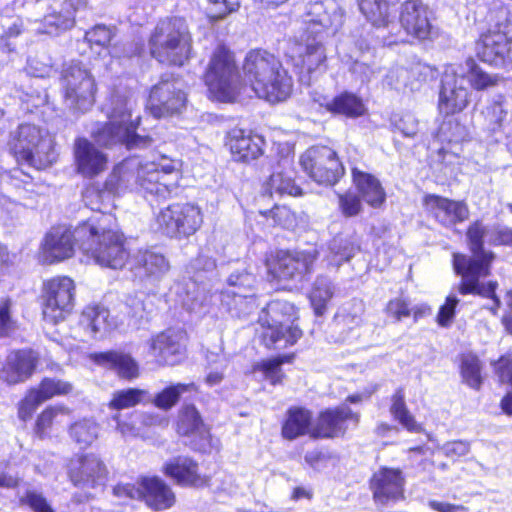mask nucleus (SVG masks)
<instances>
[{
	"label": "nucleus",
	"mask_w": 512,
	"mask_h": 512,
	"mask_svg": "<svg viewBox=\"0 0 512 512\" xmlns=\"http://www.w3.org/2000/svg\"><path fill=\"white\" fill-rule=\"evenodd\" d=\"M108 471L103 461L94 454H87L72 460L69 477L79 488H97L105 484Z\"/></svg>",
	"instance_id": "nucleus-19"
},
{
	"label": "nucleus",
	"mask_w": 512,
	"mask_h": 512,
	"mask_svg": "<svg viewBox=\"0 0 512 512\" xmlns=\"http://www.w3.org/2000/svg\"><path fill=\"white\" fill-rule=\"evenodd\" d=\"M221 304L232 316L244 317L257 307L255 295L252 292H238L226 289L219 294Z\"/></svg>",
	"instance_id": "nucleus-39"
},
{
	"label": "nucleus",
	"mask_w": 512,
	"mask_h": 512,
	"mask_svg": "<svg viewBox=\"0 0 512 512\" xmlns=\"http://www.w3.org/2000/svg\"><path fill=\"white\" fill-rule=\"evenodd\" d=\"M39 134L40 140L34 145V168L44 169L56 160V153L52 136L48 133L42 135L41 130Z\"/></svg>",
	"instance_id": "nucleus-52"
},
{
	"label": "nucleus",
	"mask_w": 512,
	"mask_h": 512,
	"mask_svg": "<svg viewBox=\"0 0 512 512\" xmlns=\"http://www.w3.org/2000/svg\"><path fill=\"white\" fill-rule=\"evenodd\" d=\"M274 223L285 229H292L296 224L295 214L286 206H275L267 212Z\"/></svg>",
	"instance_id": "nucleus-60"
},
{
	"label": "nucleus",
	"mask_w": 512,
	"mask_h": 512,
	"mask_svg": "<svg viewBox=\"0 0 512 512\" xmlns=\"http://www.w3.org/2000/svg\"><path fill=\"white\" fill-rule=\"evenodd\" d=\"M227 145L235 161L250 162L263 154L264 139L242 129H233Z\"/></svg>",
	"instance_id": "nucleus-28"
},
{
	"label": "nucleus",
	"mask_w": 512,
	"mask_h": 512,
	"mask_svg": "<svg viewBox=\"0 0 512 512\" xmlns=\"http://www.w3.org/2000/svg\"><path fill=\"white\" fill-rule=\"evenodd\" d=\"M193 388H194L193 383H189V384L178 383L175 385H171V386L163 389L158 394H156L154 396V398L150 397V401H152L153 404L157 408L167 411L177 404L180 396L183 393H185Z\"/></svg>",
	"instance_id": "nucleus-51"
},
{
	"label": "nucleus",
	"mask_w": 512,
	"mask_h": 512,
	"mask_svg": "<svg viewBox=\"0 0 512 512\" xmlns=\"http://www.w3.org/2000/svg\"><path fill=\"white\" fill-rule=\"evenodd\" d=\"M205 83L220 101L230 102L237 94L239 74L232 53L218 46L211 57Z\"/></svg>",
	"instance_id": "nucleus-10"
},
{
	"label": "nucleus",
	"mask_w": 512,
	"mask_h": 512,
	"mask_svg": "<svg viewBox=\"0 0 512 512\" xmlns=\"http://www.w3.org/2000/svg\"><path fill=\"white\" fill-rule=\"evenodd\" d=\"M295 306L284 300H274L262 309L259 324L262 343L269 349H284L294 345L302 336L295 324Z\"/></svg>",
	"instance_id": "nucleus-8"
},
{
	"label": "nucleus",
	"mask_w": 512,
	"mask_h": 512,
	"mask_svg": "<svg viewBox=\"0 0 512 512\" xmlns=\"http://www.w3.org/2000/svg\"><path fill=\"white\" fill-rule=\"evenodd\" d=\"M315 102L333 115H342L347 118H358L365 114L366 107L363 100L355 93L344 91L334 97L319 96Z\"/></svg>",
	"instance_id": "nucleus-30"
},
{
	"label": "nucleus",
	"mask_w": 512,
	"mask_h": 512,
	"mask_svg": "<svg viewBox=\"0 0 512 512\" xmlns=\"http://www.w3.org/2000/svg\"><path fill=\"white\" fill-rule=\"evenodd\" d=\"M178 166L177 160L166 156L146 163L135 157L127 158L113 168L104 188L120 195L136 186L150 203L166 200L177 187Z\"/></svg>",
	"instance_id": "nucleus-2"
},
{
	"label": "nucleus",
	"mask_w": 512,
	"mask_h": 512,
	"mask_svg": "<svg viewBox=\"0 0 512 512\" xmlns=\"http://www.w3.org/2000/svg\"><path fill=\"white\" fill-rule=\"evenodd\" d=\"M177 215L179 217L181 237H188L194 234L203 222L199 207L190 203H177Z\"/></svg>",
	"instance_id": "nucleus-43"
},
{
	"label": "nucleus",
	"mask_w": 512,
	"mask_h": 512,
	"mask_svg": "<svg viewBox=\"0 0 512 512\" xmlns=\"http://www.w3.org/2000/svg\"><path fill=\"white\" fill-rule=\"evenodd\" d=\"M142 498L154 510H165L175 502V496L170 487L161 479L144 478L141 482Z\"/></svg>",
	"instance_id": "nucleus-35"
},
{
	"label": "nucleus",
	"mask_w": 512,
	"mask_h": 512,
	"mask_svg": "<svg viewBox=\"0 0 512 512\" xmlns=\"http://www.w3.org/2000/svg\"><path fill=\"white\" fill-rule=\"evenodd\" d=\"M243 71L255 94L267 102L285 101L292 92L291 76L281 61L266 50L250 51L245 57Z\"/></svg>",
	"instance_id": "nucleus-5"
},
{
	"label": "nucleus",
	"mask_w": 512,
	"mask_h": 512,
	"mask_svg": "<svg viewBox=\"0 0 512 512\" xmlns=\"http://www.w3.org/2000/svg\"><path fill=\"white\" fill-rule=\"evenodd\" d=\"M131 269L140 279L156 284L169 272L170 263L164 254L154 249H141L132 256Z\"/></svg>",
	"instance_id": "nucleus-23"
},
{
	"label": "nucleus",
	"mask_w": 512,
	"mask_h": 512,
	"mask_svg": "<svg viewBox=\"0 0 512 512\" xmlns=\"http://www.w3.org/2000/svg\"><path fill=\"white\" fill-rule=\"evenodd\" d=\"M112 37L113 34L110 28L105 25H96L85 33L83 44L89 45L91 49L99 48L107 51Z\"/></svg>",
	"instance_id": "nucleus-57"
},
{
	"label": "nucleus",
	"mask_w": 512,
	"mask_h": 512,
	"mask_svg": "<svg viewBox=\"0 0 512 512\" xmlns=\"http://www.w3.org/2000/svg\"><path fill=\"white\" fill-rule=\"evenodd\" d=\"M142 402H150L148 391L137 388H127L115 391L109 407L115 410L129 409Z\"/></svg>",
	"instance_id": "nucleus-45"
},
{
	"label": "nucleus",
	"mask_w": 512,
	"mask_h": 512,
	"mask_svg": "<svg viewBox=\"0 0 512 512\" xmlns=\"http://www.w3.org/2000/svg\"><path fill=\"white\" fill-rule=\"evenodd\" d=\"M9 145L20 166L32 167V125H19Z\"/></svg>",
	"instance_id": "nucleus-41"
},
{
	"label": "nucleus",
	"mask_w": 512,
	"mask_h": 512,
	"mask_svg": "<svg viewBox=\"0 0 512 512\" xmlns=\"http://www.w3.org/2000/svg\"><path fill=\"white\" fill-rule=\"evenodd\" d=\"M431 11L419 0H407L399 9V22L407 35L418 40L429 39L434 31Z\"/></svg>",
	"instance_id": "nucleus-17"
},
{
	"label": "nucleus",
	"mask_w": 512,
	"mask_h": 512,
	"mask_svg": "<svg viewBox=\"0 0 512 512\" xmlns=\"http://www.w3.org/2000/svg\"><path fill=\"white\" fill-rule=\"evenodd\" d=\"M73 385L70 382L46 378L44 379L37 390L34 389V406L44 400L50 399L54 396H64L71 393Z\"/></svg>",
	"instance_id": "nucleus-48"
},
{
	"label": "nucleus",
	"mask_w": 512,
	"mask_h": 512,
	"mask_svg": "<svg viewBox=\"0 0 512 512\" xmlns=\"http://www.w3.org/2000/svg\"><path fill=\"white\" fill-rule=\"evenodd\" d=\"M466 136L467 131L465 126L454 119L444 120L436 134V138L442 143H459L464 141Z\"/></svg>",
	"instance_id": "nucleus-55"
},
{
	"label": "nucleus",
	"mask_w": 512,
	"mask_h": 512,
	"mask_svg": "<svg viewBox=\"0 0 512 512\" xmlns=\"http://www.w3.org/2000/svg\"><path fill=\"white\" fill-rule=\"evenodd\" d=\"M149 49L160 63L184 65L192 52V36L186 21L178 17L160 20L150 36Z\"/></svg>",
	"instance_id": "nucleus-7"
},
{
	"label": "nucleus",
	"mask_w": 512,
	"mask_h": 512,
	"mask_svg": "<svg viewBox=\"0 0 512 512\" xmlns=\"http://www.w3.org/2000/svg\"><path fill=\"white\" fill-rule=\"evenodd\" d=\"M74 239L80 242V249L101 266L122 268L128 257L122 235L112 230H102L100 234L95 225L84 223L74 233L65 226L51 228L41 245L42 260L54 263L70 258L74 253Z\"/></svg>",
	"instance_id": "nucleus-1"
},
{
	"label": "nucleus",
	"mask_w": 512,
	"mask_h": 512,
	"mask_svg": "<svg viewBox=\"0 0 512 512\" xmlns=\"http://www.w3.org/2000/svg\"><path fill=\"white\" fill-rule=\"evenodd\" d=\"M89 359L99 366L112 369L125 379H134L139 375L138 363L128 353L122 351L94 352Z\"/></svg>",
	"instance_id": "nucleus-31"
},
{
	"label": "nucleus",
	"mask_w": 512,
	"mask_h": 512,
	"mask_svg": "<svg viewBox=\"0 0 512 512\" xmlns=\"http://www.w3.org/2000/svg\"><path fill=\"white\" fill-rule=\"evenodd\" d=\"M133 107L134 102L126 95L113 93L105 106L109 121L93 123L88 128L95 142L104 147L121 144L128 150L149 147L152 144V138L137 132L140 116L132 118Z\"/></svg>",
	"instance_id": "nucleus-4"
},
{
	"label": "nucleus",
	"mask_w": 512,
	"mask_h": 512,
	"mask_svg": "<svg viewBox=\"0 0 512 512\" xmlns=\"http://www.w3.org/2000/svg\"><path fill=\"white\" fill-rule=\"evenodd\" d=\"M351 420L358 424L359 416L352 412L348 406H340L322 412L316 425L312 428L311 436L314 438H334L346 431V421Z\"/></svg>",
	"instance_id": "nucleus-25"
},
{
	"label": "nucleus",
	"mask_w": 512,
	"mask_h": 512,
	"mask_svg": "<svg viewBox=\"0 0 512 512\" xmlns=\"http://www.w3.org/2000/svg\"><path fill=\"white\" fill-rule=\"evenodd\" d=\"M465 71L460 65L445 68L441 80L438 108L440 113L451 115L464 110L469 103V91L464 86Z\"/></svg>",
	"instance_id": "nucleus-15"
},
{
	"label": "nucleus",
	"mask_w": 512,
	"mask_h": 512,
	"mask_svg": "<svg viewBox=\"0 0 512 512\" xmlns=\"http://www.w3.org/2000/svg\"><path fill=\"white\" fill-rule=\"evenodd\" d=\"M32 372V350H19L8 355L1 378L9 384L27 379Z\"/></svg>",
	"instance_id": "nucleus-36"
},
{
	"label": "nucleus",
	"mask_w": 512,
	"mask_h": 512,
	"mask_svg": "<svg viewBox=\"0 0 512 512\" xmlns=\"http://www.w3.org/2000/svg\"><path fill=\"white\" fill-rule=\"evenodd\" d=\"M482 113L489 130L492 132L501 131L508 116L505 97L503 95H497L493 98L491 103L485 107Z\"/></svg>",
	"instance_id": "nucleus-47"
},
{
	"label": "nucleus",
	"mask_w": 512,
	"mask_h": 512,
	"mask_svg": "<svg viewBox=\"0 0 512 512\" xmlns=\"http://www.w3.org/2000/svg\"><path fill=\"white\" fill-rule=\"evenodd\" d=\"M61 88L66 106L73 111L86 112L95 102V79L80 62L71 61L64 65Z\"/></svg>",
	"instance_id": "nucleus-9"
},
{
	"label": "nucleus",
	"mask_w": 512,
	"mask_h": 512,
	"mask_svg": "<svg viewBox=\"0 0 512 512\" xmlns=\"http://www.w3.org/2000/svg\"><path fill=\"white\" fill-rule=\"evenodd\" d=\"M283 361L279 358L264 360L257 363L254 367L255 373H261L262 377L275 385L282 379L281 364Z\"/></svg>",
	"instance_id": "nucleus-58"
},
{
	"label": "nucleus",
	"mask_w": 512,
	"mask_h": 512,
	"mask_svg": "<svg viewBox=\"0 0 512 512\" xmlns=\"http://www.w3.org/2000/svg\"><path fill=\"white\" fill-rule=\"evenodd\" d=\"M333 295L334 285L331 280L326 276L317 277L310 293V301L316 315H323L326 305Z\"/></svg>",
	"instance_id": "nucleus-44"
},
{
	"label": "nucleus",
	"mask_w": 512,
	"mask_h": 512,
	"mask_svg": "<svg viewBox=\"0 0 512 512\" xmlns=\"http://www.w3.org/2000/svg\"><path fill=\"white\" fill-rule=\"evenodd\" d=\"M339 205L342 213L346 217L357 215L361 210V201L359 197L353 193H346L339 196Z\"/></svg>",
	"instance_id": "nucleus-63"
},
{
	"label": "nucleus",
	"mask_w": 512,
	"mask_h": 512,
	"mask_svg": "<svg viewBox=\"0 0 512 512\" xmlns=\"http://www.w3.org/2000/svg\"><path fill=\"white\" fill-rule=\"evenodd\" d=\"M353 182L363 200L372 207H379L386 199L385 191L380 181L373 175L352 169Z\"/></svg>",
	"instance_id": "nucleus-38"
},
{
	"label": "nucleus",
	"mask_w": 512,
	"mask_h": 512,
	"mask_svg": "<svg viewBox=\"0 0 512 512\" xmlns=\"http://www.w3.org/2000/svg\"><path fill=\"white\" fill-rule=\"evenodd\" d=\"M294 154L288 150L286 156L282 157L277 164L276 170L271 174L266 183L265 190L271 196L278 194L280 196H297L301 194V189L294 182L292 177V165Z\"/></svg>",
	"instance_id": "nucleus-29"
},
{
	"label": "nucleus",
	"mask_w": 512,
	"mask_h": 512,
	"mask_svg": "<svg viewBox=\"0 0 512 512\" xmlns=\"http://www.w3.org/2000/svg\"><path fill=\"white\" fill-rule=\"evenodd\" d=\"M424 206L435 220L445 227L463 222L469 216L468 207L464 202L450 200L438 195L425 196Z\"/></svg>",
	"instance_id": "nucleus-26"
},
{
	"label": "nucleus",
	"mask_w": 512,
	"mask_h": 512,
	"mask_svg": "<svg viewBox=\"0 0 512 512\" xmlns=\"http://www.w3.org/2000/svg\"><path fill=\"white\" fill-rule=\"evenodd\" d=\"M460 66L465 71V78H468L470 85L474 89L485 90L496 84V80L484 72L473 59H467L465 66Z\"/></svg>",
	"instance_id": "nucleus-54"
},
{
	"label": "nucleus",
	"mask_w": 512,
	"mask_h": 512,
	"mask_svg": "<svg viewBox=\"0 0 512 512\" xmlns=\"http://www.w3.org/2000/svg\"><path fill=\"white\" fill-rule=\"evenodd\" d=\"M185 333L168 329L150 341V352L160 365H175L184 355Z\"/></svg>",
	"instance_id": "nucleus-22"
},
{
	"label": "nucleus",
	"mask_w": 512,
	"mask_h": 512,
	"mask_svg": "<svg viewBox=\"0 0 512 512\" xmlns=\"http://www.w3.org/2000/svg\"><path fill=\"white\" fill-rule=\"evenodd\" d=\"M186 103L182 82L178 79L162 80L151 89L147 108L156 118L180 112Z\"/></svg>",
	"instance_id": "nucleus-16"
},
{
	"label": "nucleus",
	"mask_w": 512,
	"mask_h": 512,
	"mask_svg": "<svg viewBox=\"0 0 512 512\" xmlns=\"http://www.w3.org/2000/svg\"><path fill=\"white\" fill-rule=\"evenodd\" d=\"M485 227L476 222L467 231V238L472 256L464 254H453V268L457 275L461 276V283L458 291L462 295L476 292L483 295H490L493 292L494 284H481L480 279L490 274V265L494 258L492 252L483 248V237Z\"/></svg>",
	"instance_id": "nucleus-6"
},
{
	"label": "nucleus",
	"mask_w": 512,
	"mask_h": 512,
	"mask_svg": "<svg viewBox=\"0 0 512 512\" xmlns=\"http://www.w3.org/2000/svg\"><path fill=\"white\" fill-rule=\"evenodd\" d=\"M74 155L77 171L84 177H94L106 169L107 155L87 138L75 140Z\"/></svg>",
	"instance_id": "nucleus-27"
},
{
	"label": "nucleus",
	"mask_w": 512,
	"mask_h": 512,
	"mask_svg": "<svg viewBox=\"0 0 512 512\" xmlns=\"http://www.w3.org/2000/svg\"><path fill=\"white\" fill-rule=\"evenodd\" d=\"M43 317L46 321L57 323L63 320L74 305L75 285L71 278L57 276L44 282Z\"/></svg>",
	"instance_id": "nucleus-14"
},
{
	"label": "nucleus",
	"mask_w": 512,
	"mask_h": 512,
	"mask_svg": "<svg viewBox=\"0 0 512 512\" xmlns=\"http://www.w3.org/2000/svg\"><path fill=\"white\" fill-rule=\"evenodd\" d=\"M10 308V299L0 300V339L10 337L16 330V322L11 317Z\"/></svg>",
	"instance_id": "nucleus-59"
},
{
	"label": "nucleus",
	"mask_w": 512,
	"mask_h": 512,
	"mask_svg": "<svg viewBox=\"0 0 512 512\" xmlns=\"http://www.w3.org/2000/svg\"><path fill=\"white\" fill-rule=\"evenodd\" d=\"M79 326L91 338H96L97 335L103 336L109 332L114 326V321L106 307L93 304L86 306L82 311Z\"/></svg>",
	"instance_id": "nucleus-34"
},
{
	"label": "nucleus",
	"mask_w": 512,
	"mask_h": 512,
	"mask_svg": "<svg viewBox=\"0 0 512 512\" xmlns=\"http://www.w3.org/2000/svg\"><path fill=\"white\" fill-rule=\"evenodd\" d=\"M305 173L316 183L331 186L344 174L336 152L327 146H313L300 158Z\"/></svg>",
	"instance_id": "nucleus-13"
},
{
	"label": "nucleus",
	"mask_w": 512,
	"mask_h": 512,
	"mask_svg": "<svg viewBox=\"0 0 512 512\" xmlns=\"http://www.w3.org/2000/svg\"><path fill=\"white\" fill-rule=\"evenodd\" d=\"M460 372L464 383L473 389H480L482 384L481 363L476 355L472 353L462 355Z\"/></svg>",
	"instance_id": "nucleus-49"
},
{
	"label": "nucleus",
	"mask_w": 512,
	"mask_h": 512,
	"mask_svg": "<svg viewBox=\"0 0 512 512\" xmlns=\"http://www.w3.org/2000/svg\"><path fill=\"white\" fill-rule=\"evenodd\" d=\"M98 431L99 427L94 421L83 419L70 427V436L81 448H86L95 441Z\"/></svg>",
	"instance_id": "nucleus-53"
},
{
	"label": "nucleus",
	"mask_w": 512,
	"mask_h": 512,
	"mask_svg": "<svg viewBox=\"0 0 512 512\" xmlns=\"http://www.w3.org/2000/svg\"><path fill=\"white\" fill-rule=\"evenodd\" d=\"M370 485L377 503L387 504L404 498L405 479L400 469L381 468L374 473Z\"/></svg>",
	"instance_id": "nucleus-21"
},
{
	"label": "nucleus",
	"mask_w": 512,
	"mask_h": 512,
	"mask_svg": "<svg viewBox=\"0 0 512 512\" xmlns=\"http://www.w3.org/2000/svg\"><path fill=\"white\" fill-rule=\"evenodd\" d=\"M316 250L284 252L278 256L274 268L279 279L302 281L312 271Z\"/></svg>",
	"instance_id": "nucleus-24"
},
{
	"label": "nucleus",
	"mask_w": 512,
	"mask_h": 512,
	"mask_svg": "<svg viewBox=\"0 0 512 512\" xmlns=\"http://www.w3.org/2000/svg\"><path fill=\"white\" fill-rule=\"evenodd\" d=\"M157 230L170 238L181 237L179 217L177 215V203L162 209L155 220Z\"/></svg>",
	"instance_id": "nucleus-50"
},
{
	"label": "nucleus",
	"mask_w": 512,
	"mask_h": 512,
	"mask_svg": "<svg viewBox=\"0 0 512 512\" xmlns=\"http://www.w3.org/2000/svg\"><path fill=\"white\" fill-rule=\"evenodd\" d=\"M255 282L256 277L250 267L233 271L227 279L228 289L238 292H251Z\"/></svg>",
	"instance_id": "nucleus-56"
},
{
	"label": "nucleus",
	"mask_w": 512,
	"mask_h": 512,
	"mask_svg": "<svg viewBox=\"0 0 512 512\" xmlns=\"http://www.w3.org/2000/svg\"><path fill=\"white\" fill-rule=\"evenodd\" d=\"M177 431L191 437L190 446L195 451L207 453L211 450L210 432L194 405H184L179 410Z\"/></svg>",
	"instance_id": "nucleus-20"
},
{
	"label": "nucleus",
	"mask_w": 512,
	"mask_h": 512,
	"mask_svg": "<svg viewBox=\"0 0 512 512\" xmlns=\"http://www.w3.org/2000/svg\"><path fill=\"white\" fill-rule=\"evenodd\" d=\"M165 473L183 486H204L208 480L198 472V464L187 456H178L166 463Z\"/></svg>",
	"instance_id": "nucleus-32"
},
{
	"label": "nucleus",
	"mask_w": 512,
	"mask_h": 512,
	"mask_svg": "<svg viewBox=\"0 0 512 512\" xmlns=\"http://www.w3.org/2000/svg\"><path fill=\"white\" fill-rule=\"evenodd\" d=\"M386 311L388 315L394 317L397 321L410 316L412 313L409 302L403 298L390 300L387 304Z\"/></svg>",
	"instance_id": "nucleus-64"
},
{
	"label": "nucleus",
	"mask_w": 512,
	"mask_h": 512,
	"mask_svg": "<svg viewBox=\"0 0 512 512\" xmlns=\"http://www.w3.org/2000/svg\"><path fill=\"white\" fill-rule=\"evenodd\" d=\"M411 75H418L421 77L420 81H427L434 78L435 72L432 67L425 64L416 65L412 71L401 66H394L385 75L384 83L395 90H402L406 87L413 90L417 87L413 82H409Z\"/></svg>",
	"instance_id": "nucleus-37"
},
{
	"label": "nucleus",
	"mask_w": 512,
	"mask_h": 512,
	"mask_svg": "<svg viewBox=\"0 0 512 512\" xmlns=\"http://www.w3.org/2000/svg\"><path fill=\"white\" fill-rule=\"evenodd\" d=\"M470 448V442L454 440L444 443L440 447V451L452 461H457L460 457L467 455L470 452Z\"/></svg>",
	"instance_id": "nucleus-61"
},
{
	"label": "nucleus",
	"mask_w": 512,
	"mask_h": 512,
	"mask_svg": "<svg viewBox=\"0 0 512 512\" xmlns=\"http://www.w3.org/2000/svg\"><path fill=\"white\" fill-rule=\"evenodd\" d=\"M312 413L302 407H292L287 411V417L282 426L285 439L294 440L307 433L311 434Z\"/></svg>",
	"instance_id": "nucleus-40"
},
{
	"label": "nucleus",
	"mask_w": 512,
	"mask_h": 512,
	"mask_svg": "<svg viewBox=\"0 0 512 512\" xmlns=\"http://www.w3.org/2000/svg\"><path fill=\"white\" fill-rule=\"evenodd\" d=\"M459 303L458 298L455 295H449L446 298L445 303L440 307L437 321L440 326H448L454 318L455 308Z\"/></svg>",
	"instance_id": "nucleus-62"
},
{
	"label": "nucleus",
	"mask_w": 512,
	"mask_h": 512,
	"mask_svg": "<svg viewBox=\"0 0 512 512\" xmlns=\"http://www.w3.org/2000/svg\"><path fill=\"white\" fill-rule=\"evenodd\" d=\"M359 8L366 19L376 28L396 27L386 0H358Z\"/></svg>",
	"instance_id": "nucleus-42"
},
{
	"label": "nucleus",
	"mask_w": 512,
	"mask_h": 512,
	"mask_svg": "<svg viewBox=\"0 0 512 512\" xmlns=\"http://www.w3.org/2000/svg\"><path fill=\"white\" fill-rule=\"evenodd\" d=\"M496 15L495 27L497 31H488L482 34L476 42L475 49L481 61L502 66L512 62V39L506 35L511 26V21L507 8H500Z\"/></svg>",
	"instance_id": "nucleus-11"
},
{
	"label": "nucleus",
	"mask_w": 512,
	"mask_h": 512,
	"mask_svg": "<svg viewBox=\"0 0 512 512\" xmlns=\"http://www.w3.org/2000/svg\"><path fill=\"white\" fill-rule=\"evenodd\" d=\"M390 412L394 419L408 431L419 432L421 430V425L417 423L406 406L405 394L402 389H398L392 396Z\"/></svg>",
	"instance_id": "nucleus-46"
},
{
	"label": "nucleus",
	"mask_w": 512,
	"mask_h": 512,
	"mask_svg": "<svg viewBox=\"0 0 512 512\" xmlns=\"http://www.w3.org/2000/svg\"><path fill=\"white\" fill-rule=\"evenodd\" d=\"M305 28L287 55L294 65L308 73L326 61L323 40L334 35L343 23V12L335 0H315L306 5Z\"/></svg>",
	"instance_id": "nucleus-3"
},
{
	"label": "nucleus",
	"mask_w": 512,
	"mask_h": 512,
	"mask_svg": "<svg viewBox=\"0 0 512 512\" xmlns=\"http://www.w3.org/2000/svg\"><path fill=\"white\" fill-rule=\"evenodd\" d=\"M360 251V243L356 236L338 234L327 244L325 261L328 267L338 269L349 262Z\"/></svg>",
	"instance_id": "nucleus-33"
},
{
	"label": "nucleus",
	"mask_w": 512,
	"mask_h": 512,
	"mask_svg": "<svg viewBox=\"0 0 512 512\" xmlns=\"http://www.w3.org/2000/svg\"><path fill=\"white\" fill-rule=\"evenodd\" d=\"M88 8V0H65L43 17L36 30L52 35L71 29L75 25V17Z\"/></svg>",
	"instance_id": "nucleus-18"
},
{
	"label": "nucleus",
	"mask_w": 512,
	"mask_h": 512,
	"mask_svg": "<svg viewBox=\"0 0 512 512\" xmlns=\"http://www.w3.org/2000/svg\"><path fill=\"white\" fill-rule=\"evenodd\" d=\"M215 268V260L202 253L190 261L186 268L187 277L175 286L176 293L184 306L193 309L195 305H204L208 293L205 274L212 272Z\"/></svg>",
	"instance_id": "nucleus-12"
}]
</instances>
